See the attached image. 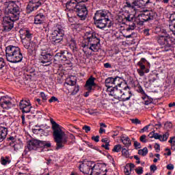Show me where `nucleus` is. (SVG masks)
<instances>
[{
	"mask_svg": "<svg viewBox=\"0 0 175 175\" xmlns=\"http://www.w3.org/2000/svg\"><path fill=\"white\" fill-rule=\"evenodd\" d=\"M144 35L145 36H151V35H152V31H151L150 29H144Z\"/></svg>",
	"mask_w": 175,
	"mask_h": 175,
	"instance_id": "a18cd8bd",
	"label": "nucleus"
},
{
	"mask_svg": "<svg viewBox=\"0 0 175 175\" xmlns=\"http://www.w3.org/2000/svg\"><path fill=\"white\" fill-rule=\"evenodd\" d=\"M135 28H136V24L133 23L131 25H129V27H127L126 29V31L127 32H129V31H133V29H135Z\"/></svg>",
	"mask_w": 175,
	"mask_h": 175,
	"instance_id": "49530a36",
	"label": "nucleus"
},
{
	"mask_svg": "<svg viewBox=\"0 0 175 175\" xmlns=\"http://www.w3.org/2000/svg\"><path fill=\"white\" fill-rule=\"evenodd\" d=\"M64 35H65V31L61 25H57L52 33L51 34V43L53 46L57 44H62L64 42Z\"/></svg>",
	"mask_w": 175,
	"mask_h": 175,
	"instance_id": "9d476101",
	"label": "nucleus"
},
{
	"mask_svg": "<svg viewBox=\"0 0 175 175\" xmlns=\"http://www.w3.org/2000/svg\"><path fill=\"white\" fill-rule=\"evenodd\" d=\"M105 87L107 88V91H110L114 87V77H109L105 79Z\"/></svg>",
	"mask_w": 175,
	"mask_h": 175,
	"instance_id": "b1692460",
	"label": "nucleus"
},
{
	"mask_svg": "<svg viewBox=\"0 0 175 175\" xmlns=\"http://www.w3.org/2000/svg\"><path fill=\"white\" fill-rule=\"evenodd\" d=\"M137 174H143V167H139L138 169L135 170Z\"/></svg>",
	"mask_w": 175,
	"mask_h": 175,
	"instance_id": "6e6d98bb",
	"label": "nucleus"
},
{
	"mask_svg": "<svg viewBox=\"0 0 175 175\" xmlns=\"http://www.w3.org/2000/svg\"><path fill=\"white\" fill-rule=\"evenodd\" d=\"M122 155L125 157V158H129V150L128 149L122 148Z\"/></svg>",
	"mask_w": 175,
	"mask_h": 175,
	"instance_id": "a19ab883",
	"label": "nucleus"
},
{
	"mask_svg": "<svg viewBox=\"0 0 175 175\" xmlns=\"http://www.w3.org/2000/svg\"><path fill=\"white\" fill-rule=\"evenodd\" d=\"M146 62H147V59H146V58L144 57H142L141 58L140 61L138 62L137 64V65L140 68V69L137 70V72L141 77H143V76H144V69H146V66L144 65V64H146Z\"/></svg>",
	"mask_w": 175,
	"mask_h": 175,
	"instance_id": "5701e85b",
	"label": "nucleus"
},
{
	"mask_svg": "<svg viewBox=\"0 0 175 175\" xmlns=\"http://www.w3.org/2000/svg\"><path fill=\"white\" fill-rule=\"evenodd\" d=\"M20 109L22 111L23 115L21 116L22 124L24 125L25 124V113H29L32 106L31 105V101L29 100H21L19 103Z\"/></svg>",
	"mask_w": 175,
	"mask_h": 175,
	"instance_id": "f8f14e48",
	"label": "nucleus"
},
{
	"mask_svg": "<svg viewBox=\"0 0 175 175\" xmlns=\"http://www.w3.org/2000/svg\"><path fill=\"white\" fill-rule=\"evenodd\" d=\"M161 33H163V35L157 37V43L167 51L170 47L174 45L175 39L170 36L165 29H161Z\"/></svg>",
	"mask_w": 175,
	"mask_h": 175,
	"instance_id": "1a4fd4ad",
	"label": "nucleus"
},
{
	"mask_svg": "<svg viewBox=\"0 0 175 175\" xmlns=\"http://www.w3.org/2000/svg\"><path fill=\"white\" fill-rule=\"evenodd\" d=\"M6 136H8V128L1 126L0 127V143H2L4 139H6Z\"/></svg>",
	"mask_w": 175,
	"mask_h": 175,
	"instance_id": "393cba45",
	"label": "nucleus"
},
{
	"mask_svg": "<svg viewBox=\"0 0 175 175\" xmlns=\"http://www.w3.org/2000/svg\"><path fill=\"white\" fill-rule=\"evenodd\" d=\"M0 106L2 109L5 110H10L13 107V103H12V98L8 96H3L0 98Z\"/></svg>",
	"mask_w": 175,
	"mask_h": 175,
	"instance_id": "6ab92c4d",
	"label": "nucleus"
},
{
	"mask_svg": "<svg viewBox=\"0 0 175 175\" xmlns=\"http://www.w3.org/2000/svg\"><path fill=\"white\" fill-rule=\"evenodd\" d=\"M75 13L79 20L85 21V20H87V16H88L87 5L85 4H81L77 7V10H75Z\"/></svg>",
	"mask_w": 175,
	"mask_h": 175,
	"instance_id": "dca6fc26",
	"label": "nucleus"
},
{
	"mask_svg": "<svg viewBox=\"0 0 175 175\" xmlns=\"http://www.w3.org/2000/svg\"><path fill=\"white\" fill-rule=\"evenodd\" d=\"M6 66V62H5V59L0 57V70H2L3 68Z\"/></svg>",
	"mask_w": 175,
	"mask_h": 175,
	"instance_id": "79ce46f5",
	"label": "nucleus"
},
{
	"mask_svg": "<svg viewBox=\"0 0 175 175\" xmlns=\"http://www.w3.org/2000/svg\"><path fill=\"white\" fill-rule=\"evenodd\" d=\"M92 87H96V83H95V78L91 76L87 80L85 84V88L86 91H88L83 94V96H85V98H88V96H90V93L92 91Z\"/></svg>",
	"mask_w": 175,
	"mask_h": 175,
	"instance_id": "aec40b11",
	"label": "nucleus"
},
{
	"mask_svg": "<svg viewBox=\"0 0 175 175\" xmlns=\"http://www.w3.org/2000/svg\"><path fill=\"white\" fill-rule=\"evenodd\" d=\"M109 11L106 10H99L96 11L93 17L94 25L97 28L103 29V28H110L111 27V21L109 19ZM107 23L109 24L107 26Z\"/></svg>",
	"mask_w": 175,
	"mask_h": 175,
	"instance_id": "7ed1b4c3",
	"label": "nucleus"
},
{
	"mask_svg": "<svg viewBox=\"0 0 175 175\" xmlns=\"http://www.w3.org/2000/svg\"><path fill=\"white\" fill-rule=\"evenodd\" d=\"M81 3H77V0H70L66 3V8L67 10H69V12H76L77 10V8L80 6Z\"/></svg>",
	"mask_w": 175,
	"mask_h": 175,
	"instance_id": "412c9836",
	"label": "nucleus"
},
{
	"mask_svg": "<svg viewBox=\"0 0 175 175\" xmlns=\"http://www.w3.org/2000/svg\"><path fill=\"white\" fill-rule=\"evenodd\" d=\"M3 9L4 14L8 16L7 17L14 18V20H18L20 18L21 10L16 1H10L4 3Z\"/></svg>",
	"mask_w": 175,
	"mask_h": 175,
	"instance_id": "39448f33",
	"label": "nucleus"
},
{
	"mask_svg": "<svg viewBox=\"0 0 175 175\" xmlns=\"http://www.w3.org/2000/svg\"><path fill=\"white\" fill-rule=\"evenodd\" d=\"M40 28L42 31H44V32H49V23L46 22H42V23H40Z\"/></svg>",
	"mask_w": 175,
	"mask_h": 175,
	"instance_id": "f704fd0d",
	"label": "nucleus"
},
{
	"mask_svg": "<svg viewBox=\"0 0 175 175\" xmlns=\"http://www.w3.org/2000/svg\"><path fill=\"white\" fill-rule=\"evenodd\" d=\"M10 162L11 161H10V157H2L1 158V165H3V166H6V165H9Z\"/></svg>",
	"mask_w": 175,
	"mask_h": 175,
	"instance_id": "473e14b6",
	"label": "nucleus"
},
{
	"mask_svg": "<svg viewBox=\"0 0 175 175\" xmlns=\"http://www.w3.org/2000/svg\"><path fill=\"white\" fill-rule=\"evenodd\" d=\"M44 15L42 13L37 14L34 18V24H42L44 23Z\"/></svg>",
	"mask_w": 175,
	"mask_h": 175,
	"instance_id": "a878e982",
	"label": "nucleus"
},
{
	"mask_svg": "<svg viewBox=\"0 0 175 175\" xmlns=\"http://www.w3.org/2000/svg\"><path fill=\"white\" fill-rule=\"evenodd\" d=\"M40 96L42 98V102L44 103L46 102H47V95H46V94H44V92H41L40 93Z\"/></svg>",
	"mask_w": 175,
	"mask_h": 175,
	"instance_id": "c03bdc74",
	"label": "nucleus"
},
{
	"mask_svg": "<svg viewBox=\"0 0 175 175\" xmlns=\"http://www.w3.org/2000/svg\"><path fill=\"white\" fill-rule=\"evenodd\" d=\"M69 43H70V47H72L73 50H76V49H77V43L76 42V40H75V38H72Z\"/></svg>",
	"mask_w": 175,
	"mask_h": 175,
	"instance_id": "4c0bfd02",
	"label": "nucleus"
},
{
	"mask_svg": "<svg viewBox=\"0 0 175 175\" xmlns=\"http://www.w3.org/2000/svg\"><path fill=\"white\" fill-rule=\"evenodd\" d=\"M82 129L85 131V133H88L91 131V127L90 126L85 125L83 126Z\"/></svg>",
	"mask_w": 175,
	"mask_h": 175,
	"instance_id": "3c124183",
	"label": "nucleus"
},
{
	"mask_svg": "<svg viewBox=\"0 0 175 175\" xmlns=\"http://www.w3.org/2000/svg\"><path fill=\"white\" fill-rule=\"evenodd\" d=\"M121 140L126 148L132 146V142L131 141V139H129V137H122Z\"/></svg>",
	"mask_w": 175,
	"mask_h": 175,
	"instance_id": "cd10ccee",
	"label": "nucleus"
},
{
	"mask_svg": "<svg viewBox=\"0 0 175 175\" xmlns=\"http://www.w3.org/2000/svg\"><path fill=\"white\" fill-rule=\"evenodd\" d=\"M169 139V133H165L163 136H161V142H166Z\"/></svg>",
	"mask_w": 175,
	"mask_h": 175,
	"instance_id": "09e8293b",
	"label": "nucleus"
},
{
	"mask_svg": "<svg viewBox=\"0 0 175 175\" xmlns=\"http://www.w3.org/2000/svg\"><path fill=\"white\" fill-rule=\"evenodd\" d=\"M122 84H125V83H124V78L120 77L118 76H116V77H114L113 87L120 88L121 87V85H122Z\"/></svg>",
	"mask_w": 175,
	"mask_h": 175,
	"instance_id": "bb28decb",
	"label": "nucleus"
},
{
	"mask_svg": "<svg viewBox=\"0 0 175 175\" xmlns=\"http://www.w3.org/2000/svg\"><path fill=\"white\" fill-rule=\"evenodd\" d=\"M129 165H126L125 167H124V173L126 175H129L131 174V170H129Z\"/></svg>",
	"mask_w": 175,
	"mask_h": 175,
	"instance_id": "603ef678",
	"label": "nucleus"
},
{
	"mask_svg": "<svg viewBox=\"0 0 175 175\" xmlns=\"http://www.w3.org/2000/svg\"><path fill=\"white\" fill-rule=\"evenodd\" d=\"M99 44H100V39H99L96 32L90 31L85 33L82 42L83 49H89L92 51H98Z\"/></svg>",
	"mask_w": 175,
	"mask_h": 175,
	"instance_id": "f03ea898",
	"label": "nucleus"
},
{
	"mask_svg": "<svg viewBox=\"0 0 175 175\" xmlns=\"http://www.w3.org/2000/svg\"><path fill=\"white\" fill-rule=\"evenodd\" d=\"M72 53L67 50H62L57 53L53 59V63L56 65L62 64L63 65H72Z\"/></svg>",
	"mask_w": 175,
	"mask_h": 175,
	"instance_id": "0eeeda50",
	"label": "nucleus"
},
{
	"mask_svg": "<svg viewBox=\"0 0 175 175\" xmlns=\"http://www.w3.org/2000/svg\"><path fill=\"white\" fill-rule=\"evenodd\" d=\"M148 128H150V124L145 126L142 130L141 133H143V132H146V131H148Z\"/></svg>",
	"mask_w": 175,
	"mask_h": 175,
	"instance_id": "0e129e2a",
	"label": "nucleus"
},
{
	"mask_svg": "<svg viewBox=\"0 0 175 175\" xmlns=\"http://www.w3.org/2000/svg\"><path fill=\"white\" fill-rule=\"evenodd\" d=\"M49 103H53V102H58V98L55 96H52L49 100Z\"/></svg>",
	"mask_w": 175,
	"mask_h": 175,
	"instance_id": "13d9d810",
	"label": "nucleus"
},
{
	"mask_svg": "<svg viewBox=\"0 0 175 175\" xmlns=\"http://www.w3.org/2000/svg\"><path fill=\"white\" fill-rule=\"evenodd\" d=\"M146 137H147V136L146 135H142L139 137L140 142H142V143H147V140L146 139Z\"/></svg>",
	"mask_w": 175,
	"mask_h": 175,
	"instance_id": "864d4df0",
	"label": "nucleus"
},
{
	"mask_svg": "<svg viewBox=\"0 0 175 175\" xmlns=\"http://www.w3.org/2000/svg\"><path fill=\"white\" fill-rule=\"evenodd\" d=\"M124 92H122V87L117 88L116 86L109 91L112 96H114L116 99H118L120 102H126L132 97V92L128 85L124 88Z\"/></svg>",
	"mask_w": 175,
	"mask_h": 175,
	"instance_id": "423d86ee",
	"label": "nucleus"
},
{
	"mask_svg": "<svg viewBox=\"0 0 175 175\" xmlns=\"http://www.w3.org/2000/svg\"><path fill=\"white\" fill-rule=\"evenodd\" d=\"M122 150V147L120 144H117L113 146V148L112 149L113 152H120Z\"/></svg>",
	"mask_w": 175,
	"mask_h": 175,
	"instance_id": "ea45409f",
	"label": "nucleus"
},
{
	"mask_svg": "<svg viewBox=\"0 0 175 175\" xmlns=\"http://www.w3.org/2000/svg\"><path fill=\"white\" fill-rule=\"evenodd\" d=\"M142 99L143 100H144L145 105H151V103H152V101L154 100L152 98L148 96L147 94L142 96Z\"/></svg>",
	"mask_w": 175,
	"mask_h": 175,
	"instance_id": "c756f323",
	"label": "nucleus"
},
{
	"mask_svg": "<svg viewBox=\"0 0 175 175\" xmlns=\"http://www.w3.org/2000/svg\"><path fill=\"white\" fill-rule=\"evenodd\" d=\"M27 13H32V12H34V10H38V7L33 5L32 3H29L27 6Z\"/></svg>",
	"mask_w": 175,
	"mask_h": 175,
	"instance_id": "2f4dec72",
	"label": "nucleus"
},
{
	"mask_svg": "<svg viewBox=\"0 0 175 175\" xmlns=\"http://www.w3.org/2000/svg\"><path fill=\"white\" fill-rule=\"evenodd\" d=\"M94 162L92 161H86L79 165V170L83 174H90L94 165Z\"/></svg>",
	"mask_w": 175,
	"mask_h": 175,
	"instance_id": "a211bd4d",
	"label": "nucleus"
},
{
	"mask_svg": "<svg viewBox=\"0 0 175 175\" xmlns=\"http://www.w3.org/2000/svg\"><path fill=\"white\" fill-rule=\"evenodd\" d=\"M139 155H142V157H146L147 154H148V149L147 147L144 148L143 149H140L138 150Z\"/></svg>",
	"mask_w": 175,
	"mask_h": 175,
	"instance_id": "e433bc0d",
	"label": "nucleus"
},
{
	"mask_svg": "<svg viewBox=\"0 0 175 175\" xmlns=\"http://www.w3.org/2000/svg\"><path fill=\"white\" fill-rule=\"evenodd\" d=\"M30 3L35 5L37 8L42 6V2H40V0H31Z\"/></svg>",
	"mask_w": 175,
	"mask_h": 175,
	"instance_id": "58836bf2",
	"label": "nucleus"
},
{
	"mask_svg": "<svg viewBox=\"0 0 175 175\" xmlns=\"http://www.w3.org/2000/svg\"><path fill=\"white\" fill-rule=\"evenodd\" d=\"M151 172H155V170H157V169H158V167H157V165H150V167Z\"/></svg>",
	"mask_w": 175,
	"mask_h": 175,
	"instance_id": "338daca9",
	"label": "nucleus"
},
{
	"mask_svg": "<svg viewBox=\"0 0 175 175\" xmlns=\"http://www.w3.org/2000/svg\"><path fill=\"white\" fill-rule=\"evenodd\" d=\"M154 149L156 150L157 152H159L161 151V146L159 144H154Z\"/></svg>",
	"mask_w": 175,
	"mask_h": 175,
	"instance_id": "bf43d9fd",
	"label": "nucleus"
},
{
	"mask_svg": "<svg viewBox=\"0 0 175 175\" xmlns=\"http://www.w3.org/2000/svg\"><path fill=\"white\" fill-rule=\"evenodd\" d=\"M134 147L135 150H139V148H142V144H140V142H137V141H135Z\"/></svg>",
	"mask_w": 175,
	"mask_h": 175,
	"instance_id": "8fccbe9b",
	"label": "nucleus"
},
{
	"mask_svg": "<svg viewBox=\"0 0 175 175\" xmlns=\"http://www.w3.org/2000/svg\"><path fill=\"white\" fill-rule=\"evenodd\" d=\"M135 19V15L129 14L127 16H124V20H126V23H133V20Z\"/></svg>",
	"mask_w": 175,
	"mask_h": 175,
	"instance_id": "c9c22d12",
	"label": "nucleus"
},
{
	"mask_svg": "<svg viewBox=\"0 0 175 175\" xmlns=\"http://www.w3.org/2000/svg\"><path fill=\"white\" fill-rule=\"evenodd\" d=\"M131 122L133 124H135L136 125L142 124V122L137 118L132 119Z\"/></svg>",
	"mask_w": 175,
	"mask_h": 175,
	"instance_id": "4d7b16f0",
	"label": "nucleus"
},
{
	"mask_svg": "<svg viewBox=\"0 0 175 175\" xmlns=\"http://www.w3.org/2000/svg\"><path fill=\"white\" fill-rule=\"evenodd\" d=\"M155 80H157L155 77H152V78L150 77L148 79V81L144 82L145 88H150V87H151V84H152V83H154Z\"/></svg>",
	"mask_w": 175,
	"mask_h": 175,
	"instance_id": "72a5a7b5",
	"label": "nucleus"
},
{
	"mask_svg": "<svg viewBox=\"0 0 175 175\" xmlns=\"http://www.w3.org/2000/svg\"><path fill=\"white\" fill-rule=\"evenodd\" d=\"M52 125L53 136L56 143L55 150H62L66 144H68V136L65 131H62V126L56 123L53 118L50 119Z\"/></svg>",
	"mask_w": 175,
	"mask_h": 175,
	"instance_id": "f257e3e1",
	"label": "nucleus"
},
{
	"mask_svg": "<svg viewBox=\"0 0 175 175\" xmlns=\"http://www.w3.org/2000/svg\"><path fill=\"white\" fill-rule=\"evenodd\" d=\"M23 44L25 49H27L29 55H35L36 54V46H38L36 40H33L32 41L23 40Z\"/></svg>",
	"mask_w": 175,
	"mask_h": 175,
	"instance_id": "4468645a",
	"label": "nucleus"
},
{
	"mask_svg": "<svg viewBox=\"0 0 175 175\" xmlns=\"http://www.w3.org/2000/svg\"><path fill=\"white\" fill-rule=\"evenodd\" d=\"M25 36V38L23 40H27V42H32V40H35V38H32L33 37V34L28 30L26 31Z\"/></svg>",
	"mask_w": 175,
	"mask_h": 175,
	"instance_id": "c85d7f7f",
	"label": "nucleus"
},
{
	"mask_svg": "<svg viewBox=\"0 0 175 175\" xmlns=\"http://www.w3.org/2000/svg\"><path fill=\"white\" fill-rule=\"evenodd\" d=\"M110 144H103L101 146V147H103V148H105V150H110Z\"/></svg>",
	"mask_w": 175,
	"mask_h": 175,
	"instance_id": "e2e57ef3",
	"label": "nucleus"
},
{
	"mask_svg": "<svg viewBox=\"0 0 175 175\" xmlns=\"http://www.w3.org/2000/svg\"><path fill=\"white\" fill-rule=\"evenodd\" d=\"M157 18V12L152 10H144L137 16V20L139 21V25H143V23L147 21H151Z\"/></svg>",
	"mask_w": 175,
	"mask_h": 175,
	"instance_id": "9b49d317",
	"label": "nucleus"
},
{
	"mask_svg": "<svg viewBox=\"0 0 175 175\" xmlns=\"http://www.w3.org/2000/svg\"><path fill=\"white\" fill-rule=\"evenodd\" d=\"M170 31H173V29H175V21H171L170 24L169 25Z\"/></svg>",
	"mask_w": 175,
	"mask_h": 175,
	"instance_id": "5fc2aeb1",
	"label": "nucleus"
},
{
	"mask_svg": "<svg viewBox=\"0 0 175 175\" xmlns=\"http://www.w3.org/2000/svg\"><path fill=\"white\" fill-rule=\"evenodd\" d=\"M79 91L80 86H79V85H75L72 92L71 93V95H76V94H77V92H79Z\"/></svg>",
	"mask_w": 175,
	"mask_h": 175,
	"instance_id": "de8ad7c7",
	"label": "nucleus"
},
{
	"mask_svg": "<svg viewBox=\"0 0 175 175\" xmlns=\"http://www.w3.org/2000/svg\"><path fill=\"white\" fill-rule=\"evenodd\" d=\"M51 142L50 141H42L38 139H31L29 142L27 148L29 151H38V152H43L45 148H51Z\"/></svg>",
	"mask_w": 175,
	"mask_h": 175,
	"instance_id": "6e6552de",
	"label": "nucleus"
},
{
	"mask_svg": "<svg viewBox=\"0 0 175 175\" xmlns=\"http://www.w3.org/2000/svg\"><path fill=\"white\" fill-rule=\"evenodd\" d=\"M40 59L42 64H48V62H51L53 59V55L46 51H42L41 53Z\"/></svg>",
	"mask_w": 175,
	"mask_h": 175,
	"instance_id": "4be33fe9",
	"label": "nucleus"
},
{
	"mask_svg": "<svg viewBox=\"0 0 175 175\" xmlns=\"http://www.w3.org/2000/svg\"><path fill=\"white\" fill-rule=\"evenodd\" d=\"M166 168L167 170H173V169H174V165L172 163H170L167 165Z\"/></svg>",
	"mask_w": 175,
	"mask_h": 175,
	"instance_id": "680f3d73",
	"label": "nucleus"
},
{
	"mask_svg": "<svg viewBox=\"0 0 175 175\" xmlns=\"http://www.w3.org/2000/svg\"><path fill=\"white\" fill-rule=\"evenodd\" d=\"M170 21H175V12L170 15Z\"/></svg>",
	"mask_w": 175,
	"mask_h": 175,
	"instance_id": "774afa93",
	"label": "nucleus"
},
{
	"mask_svg": "<svg viewBox=\"0 0 175 175\" xmlns=\"http://www.w3.org/2000/svg\"><path fill=\"white\" fill-rule=\"evenodd\" d=\"M107 168L105 163H97L94 164L91 170V175H106Z\"/></svg>",
	"mask_w": 175,
	"mask_h": 175,
	"instance_id": "2eb2a0df",
	"label": "nucleus"
},
{
	"mask_svg": "<svg viewBox=\"0 0 175 175\" xmlns=\"http://www.w3.org/2000/svg\"><path fill=\"white\" fill-rule=\"evenodd\" d=\"M92 140H94V142L98 143V142H99V135L92 137Z\"/></svg>",
	"mask_w": 175,
	"mask_h": 175,
	"instance_id": "69168bd1",
	"label": "nucleus"
},
{
	"mask_svg": "<svg viewBox=\"0 0 175 175\" xmlns=\"http://www.w3.org/2000/svg\"><path fill=\"white\" fill-rule=\"evenodd\" d=\"M14 21H17V19H14L9 16H4L3 18V31L5 32L12 31V29H13V27H14Z\"/></svg>",
	"mask_w": 175,
	"mask_h": 175,
	"instance_id": "f3484780",
	"label": "nucleus"
},
{
	"mask_svg": "<svg viewBox=\"0 0 175 175\" xmlns=\"http://www.w3.org/2000/svg\"><path fill=\"white\" fill-rule=\"evenodd\" d=\"M29 75H27V76H30V77H36V73L34 70H32L29 72Z\"/></svg>",
	"mask_w": 175,
	"mask_h": 175,
	"instance_id": "052dcab7",
	"label": "nucleus"
},
{
	"mask_svg": "<svg viewBox=\"0 0 175 175\" xmlns=\"http://www.w3.org/2000/svg\"><path fill=\"white\" fill-rule=\"evenodd\" d=\"M137 92H139L140 94L142 95V96H144L145 95H146V92H144V90H143V88L142 87V85H139L137 86Z\"/></svg>",
	"mask_w": 175,
	"mask_h": 175,
	"instance_id": "37998d69",
	"label": "nucleus"
},
{
	"mask_svg": "<svg viewBox=\"0 0 175 175\" xmlns=\"http://www.w3.org/2000/svg\"><path fill=\"white\" fill-rule=\"evenodd\" d=\"M148 136L150 137V139L154 138L156 140H158V139L160 140V142H161V139H162V135H159L158 133H154V131L150 132Z\"/></svg>",
	"mask_w": 175,
	"mask_h": 175,
	"instance_id": "7c9ffc66",
	"label": "nucleus"
},
{
	"mask_svg": "<svg viewBox=\"0 0 175 175\" xmlns=\"http://www.w3.org/2000/svg\"><path fill=\"white\" fill-rule=\"evenodd\" d=\"M150 0H126L124 8L135 9V8H144L150 3Z\"/></svg>",
	"mask_w": 175,
	"mask_h": 175,
	"instance_id": "ddd939ff",
	"label": "nucleus"
},
{
	"mask_svg": "<svg viewBox=\"0 0 175 175\" xmlns=\"http://www.w3.org/2000/svg\"><path fill=\"white\" fill-rule=\"evenodd\" d=\"M5 57L8 62L11 64H18L23 61V53L18 46L10 45L5 48Z\"/></svg>",
	"mask_w": 175,
	"mask_h": 175,
	"instance_id": "20e7f679",
	"label": "nucleus"
}]
</instances>
